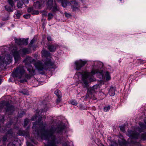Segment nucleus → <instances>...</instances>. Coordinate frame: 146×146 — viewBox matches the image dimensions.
Returning <instances> with one entry per match:
<instances>
[{"label":"nucleus","instance_id":"5","mask_svg":"<svg viewBox=\"0 0 146 146\" xmlns=\"http://www.w3.org/2000/svg\"><path fill=\"white\" fill-rule=\"evenodd\" d=\"M29 52L28 49L27 48H23L20 49L19 51H15L13 53V56L16 62H17L20 58V54L22 56H24L23 55L26 54H28Z\"/></svg>","mask_w":146,"mask_h":146},{"label":"nucleus","instance_id":"9","mask_svg":"<svg viewBox=\"0 0 146 146\" xmlns=\"http://www.w3.org/2000/svg\"><path fill=\"white\" fill-rule=\"evenodd\" d=\"M87 62L86 61H82L81 60L76 61L74 63L75 69L78 70H79L85 65Z\"/></svg>","mask_w":146,"mask_h":146},{"label":"nucleus","instance_id":"38","mask_svg":"<svg viewBox=\"0 0 146 146\" xmlns=\"http://www.w3.org/2000/svg\"><path fill=\"white\" fill-rule=\"evenodd\" d=\"M24 4H27L29 3V0H22Z\"/></svg>","mask_w":146,"mask_h":146},{"label":"nucleus","instance_id":"33","mask_svg":"<svg viewBox=\"0 0 146 146\" xmlns=\"http://www.w3.org/2000/svg\"><path fill=\"white\" fill-rule=\"evenodd\" d=\"M33 8L32 7L29 8L28 9V12L30 13L32 12L33 10Z\"/></svg>","mask_w":146,"mask_h":146},{"label":"nucleus","instance_id":"54","mask_svg":"<svg viewBox=\"0 0 146 146\" xmlns=\"http://www.w3.org/2000/svg\"><path fill=\"white\" fill-rule=\"evenodd\" d=\"M1 79H0V84H1Z\"/></svg>","mask_w":146,"mask_h":146},{"label":"nucleus","instance_id":"59","mask_svg":"<svg viewBox=\"0 0 146 146\" xmlns=\"http://www.w3.org/2000/svg\"><path fill=\"white\" fill-rule=\"evenodd\" d=\"M35 1V0H34Z\"/></svg>","mask_w":146,"mask_h":146},{"label":"nucleus","instance_id":"29","mask_svg":"<svg viewBox=\"0 0 146 146\" xmlns=\"http://www.w3.org/2000/svg\"><path fill=\"white\" fill-rule=\"evenodd\" d=\"M8 2L10 5L13 7L14 6V4L13 0H8Z\"/></svg>","mask_w":146,"mask_h":146},{"label":"nucleus","instance_id":"19","mask_svg":"<svg viewBox=\"0 0 146 146\" xmlns=\"http://www.w3.org/2000/svg\"><path fill=\"white\" fill-rule=\"evenodd\" d=\"M15 41L16 43L18 45H22L23 43H22V39H15Z\"/></svg>","mask_w":146,"mask_h":146},{"label":"nucleus","instance_id":"45","mask_svg":"<svg viewBox=\"0 0 146 146\" xmlns=\"http://www.w3.org/2000/svg\"><path fill=\"white\" fill-rule=\"evenodd\" d=\"M7 139V137H6V136H4V137H3V140L4 141H5Z\"/></svg>","mask_w":146,"mask_h":146},{"label":"nucleus","instance_id":"12","mask_svg":"<svg viewBox=\"0 0 146 146\" xmlns=\"http://www.w3.org/2000/svg\"><path fill=\"white\" fill-rule=\"evenodd\" d=\"M17 133L19 135L21 136L28 137L29 135V132L27 130L25 131L22 129H20L18 131Z\"/></svg>","mask_w":146,"mask_h":146},{"label":"nucleus","instance_id":"41","mask_svg":"<svg viewBox=\"0 0 146 146\" xmlns=\"http://www.w3.org/2000/svg\"><path fill=\"white\" fill-rule=\"evenodd\" d=\"M37 116L36 115L33 116V117L31 119V121H33V120H34L35 119H36V118H37Z\"/></svg>","mask_w":146,"mask_h":146},{"label":"nucleus","instance_id":"32","mask_svg":"<svg viewBox=\"0 0 146 146\" xmlns=\"http://www.w3.org/2000/svg\"><path fill=\"white\" fill-rule=\"evenodd\" d=\"M35 40L34 39H33L30 42V43L29 44V45L30 46H32L33 44L35 41Z\"/></svg>","mask_w":146,"mask_h":146},{"label":"nucleus","instance_id":"52","mask_svg":"<svg viewBox=\"0 0 146 146\" xmlns=\"http://www.w3.org/2000/svg\"><path fill=\"white\" fill-rule=\"evenodd\" d=\"M100 74L102 76V77H103V75L102 72H100Z\"/></svg>","mask_w":146,"mask_h":146},{"label":"nucleus","instance_id":"31","mask_svg":"<svg viewBox=\"0 0 146 146\" xmlns=\"http://www.w3.org/2000/svg\"><path fill=\"white\" fill-rule=\"evenodd\" d=\"M71 104L73 105H76L77 103L75 100H73L71 102Z\"/></svg>","mask_w":146,"mask_h":146},{"label":"nucleus","instance_id":"26","mask_svg":"<svg viewBox=\"0 0 146 146\" xmlns=\"http://www.w3.org/2000/svg\"><path fill=\"white\" fill-rule=\"evenodd\" d=\"M45 64L50 66H52L54 64V62H52L51 61V60H49L48 62H47L46 63H45Z\"/></svg>","mask_w":146,"mask_h":146},{"label":"nucleus","instance_id":"24","mask_svg":"<svg viewBox=\"0 0 146 146\" xmlns=\"http://www.w3.org/2000/svg\"><path fill=\"white\" fill-rule=\"evenodd\" d=\"M55 14H54L52 12H50L49 13L48 15V20H50L52 19L54 15Z\"/></svg>","mask_w":146,"mask_h":146},{"label":"nucleus","instance_id":"6","mask_svg":"<svg viewBox=\"0 0 146 146\" xmlns=\"http://www.w3.org/2000/svg\"><path fill=\"white\" fill-rule=\"evenodd\" d=\"M25 73V70L23 67H18L12 74L14 78H21Z\"/></svg>","mask_w":146,"mask_h":146},{"label":"nucleus","instance_id":"39","mask_svg":"<svg viewBox=\"0 0 146 146\" xmlns=\"http://www.w3.org/2000/svg\"><path fill=\"white\" fill-rule=\"evenodd\" d=\"M64 14L66 17H70V15L68 13H65Z\"/></svg>","mask_w":146,"mask_h":146},{"label":"nucleus","instance_id":"34","mask_svg":"<svg viewBox=\"0 0 146 146\" xmlns=\"http://www.w3.org/2000/svg\"><path fill=\"white\" fill-rule=\"evenodd\" d=\"M121 131L123 132H124L125 131V129L124 128V127L123 126H120L119 127Z\"/></svg>","mask_w":146,"mask_h":146},{"label":"nucleus","instance_id":"16","mask_svg":"<svg viewBox=\"0 0 146 146\" xmlns=\"http://www.w3.org/2000/svg\"><path fill=\"white\" fill-rule=\"evenodd\" d=\"M115 89L114 88L111 87L109 91V94L111 96H113L115 94Z\"/></svg>","mask_w":146,"mask_h":146},{"label":"nucleus","instance_id":"49","mask_svg":"<svg viewBox=\"0 0 146 146\" xmlns=\"http://www.w3.org/2000/svg\"><path fill=\"white\" fill-rule=\"evenodd\" d=\"M73 3H74L75 5H77V3L76 2L74 1L72 2Z\"/></svg>","mask_w":146,"mask_h":146},{"label":"nucleus","instance_id":"37","mask_svg":"<svg viewBox=\"0 0 146 146\" xmlns=\"http://www.w3.org/2000/svg\"><path fill=\"white\" fill-rule=\"evenodd\" d=\"M15 15L16 17L18 18H19L20 17L21 15V14L18 12H17V13L15 14Z\"/></svg>","mask_w":146,"mask_h":146},{"label":"nucleus","instance_id":"20","mask_svg":"<svg viewBox=\"0 0 146 146\" xmlns=\"http://www.w3.org/2000/svg\"><path fill=\"white\" fill-rule=\"evenodd\" d=\"M105 76L106 77V80H109L111 79V77L110 75V73L108 72H106L105 74Z\"/></svg>","mask_w":146,"mask_h":146},{"label":"nucleus","instance_id":"48","mask_svg":"<svg viewBox=\"0 0 146 146\" xmlns=\"http://www.w3.org/2000/svg\"><path fill=\"white\" fill-rule=\"evenodd\" d=\"M27 146H33V145L30 143L28 142L27 143Z\"/></svg>","mask_w":146,"mask_h":146},{"label":"nucleus","instance_id":"17","mask_svg":"<svg viewBox=\"0 0 146 146\" xmlns=\"http://www.w3.org/2000/svg\"><path fill=\"white\" fill-rule=\"evenodd\" d=\"M42 56L45 57H48L50 55V53L48 51L42 50Z\"/></svg>","mask_w":146,"mask_h":146},{"label":"nucleus","instance_id":"58","mask_svg":"<svg viewBox=\"0 0 146 146\" xmlns=\"http://www.w3.org/2000/svg\"><path fill=\"white\" fill-rule=\"evenodd\" d=\"M46 0H45V1H43V3H44V1H46Z\"/></svg>","mask_w":146,"mask_h":146},{"label":"nucleus","instance_id":"47","mask_svg":"<svg viewBox=\"0 0 146 146\" xmlns=\"http://www.w3.org/2000/svg\"><path fill=\"white\" fill-rule=\"evenodd\" d=\"M14 145L12 142L10 143L7 146H14Z\"/></svg>","mask_w":146,"mask_h":146},{"label":"nucleus","instance_id":"15","mask_svg":"<svg viewBox=\"0 0 146 146\" xmlns=\"http://www.w3.org/2000/svg\"><path fill=\"white\" fill-rule=\"evenodd\" d=\"M42 4H40L39 2L37 1L34 3V7L36 9H40L42 6Z\"/></svg>","mask_w":146,"mask_h":146},{"label":"nucleus","instance_id":"43","mask_svg":"<svg viewBox=\"0 0 146 146\" xmlns=\"http://www.w3.org/2000/svg\"><path fill=\"white\" fill-rule=\"evenodd\" d=\"M61 2L62 3V6L63 7H65L66 6V5L65 3H63V1L62 0V1H61Z\"/></svg>","mask_w":146,"mask_h":146},{"label":"nucleus","instance_id":"21","mask_svg":"<svg viewBox=\"0 0 146 146\" xmlns=\"http://www.w3.org/2000/svg\"><path fill=\"white\" fill-rule=\"evenodd\" d=\"M23 3L22 0H19L17 2V6L18 8H20L23 5Z\"/></svg>","mask_w":146,"mask_h":146},{"label":"nucleus","instance_id":"55","mask_svg":"<svg viewBox=\"0 0 146 146\" xmlns=\"http://www.w3.org/2000/svg\"><path fill=\"white\" fill-rule=\"evenodd\" d=\"M32 142H33V143H34V141H33V140H32Z\"/></svg>","mask_w":146,"mask_h":146},{"label":"nucleus","instance_id":"18","mask_svg":"<svg viewBox=\"0 0 146 146\" xmlns=\"http://www.w3.org/2000/svg\"><path fill=\"white\" fill-rule=\"evenodd\" d=\"M54 93L56 95L58 98H61L62 94L60 90H56L54 92Z\"/></svg>","mask_w":146,"mask_h":146},{"label":"nucleus","instance_id":"50","mask_svg":"<svg viewBox=\"0 0 146 146\" xmlns=\"http://www.w3.org/2000/svg\"><path fill=\"white\" fill-rule=\"evenodd\" d=\"M72 8L73 10H75L76 9H77V8L76 7H73Z\"/></svg>","mask_w":146,"mask_h":146},{"label":"nucleus","instance_id":"22","mask_svg":"<svg viewBox=\"0 0 146 146\" xmlns=\"http://www.w3.org/2000/svg\"><path fill=\"white\" fill-rule=\"evenodd\" d=\"M5 9L8 12H11L13 11V8H11L8 6H5Z\"/></svg>","mask_w":146,"mask_h":146},{"label":"nucleus","instance_id":"42","mask_svg":"<svg viewBox=\"0 0 146 146\" xmlns=\"http://www.w3.org/2000/svg\"><path fill=\"white\" fill-rule=\"evenodd\" d=\"M47 40L48 41H51L52 40L51 37L50 36H48L47 37Z\"/></svg>","mask_w":146,"mask_h":146},{"label":"nucleus","instance_id":"8","mask_svg":"<svg viewBox=\"0 0 146 146\" xmlns=\"http://www.w3.org/2000/svg\"><path fill=\"white\" fill-rule=\"evenodd\" d=\"M35 60L29 56L26 57L25 59L24 60L23 62L25 63V66L27 68L28 71L32 70L33 68V66L31 64L32 62L34 61Z\"/></svg>","mask_w":146,"mask_h":146},{"label":"nucleus","instance_id":"36","mask_svg":"<svg viewBox=\"0 0 146 146\" xmlns=\"http://www.w3.org/2000/svg\"><path fill=\"white\" fill-rule=\"evenodd\" d=\"M23 17L24 18H25L26 19H27L30 18V15L29 14L24 15H23Z\"/></svg>","mask_w":146,"mask_h":146},{"label":"nucleus","instance_id":"30","mask_svg":"<svg viewBox=\"0 0 146 146\" xmlns=\"http://www.w3.org/2000/svg\"><path fill=\"white\" fill-rule=\"evenodd\" d=\"M29 121V120L27 118L25 119L24 121V126H26L27 125Z\"/></svg>","mask_w":146,"mask_h":146},{"label":"nucleus","instance_id":"28","mask_svg":"<svg viewBox=\"0 0 146 146\" xmlns=\"http://www.w3.org/2000/svg\"><path fill=\"white\" fill-rule=\"evenodd\" d=\"M110 109V106H107L105 107L104 108V110L105 112H107Z\"/></svg>","mask_w":146,"mask_h":146},{"label":"nucleus","instance_id":"2","mask_svg":"<svg viewBox=\"0 0 146 146\" xmlns=\"http://www.w3.org/2000/svg\"><path fill=\"white\" fill-rule=\"evenodd\" d=\"M3 108L5 109L6 114H11L15 110V108L10 105L9 101H3L0 104V112Z\"/></svg>","mask_w":146,"mask_h":146},{"label":"nucleus","instance_id":"56","mask_svg":"<svg viewBox=\"0 0 146 146\" xmlns=\"http://www.w3.org/2000/svg\"><path fill=\"white\" fill-rule=\"evenodd\" d=\"M98 63V62H95V63H94V66H95V63Z\"/></svg>","mask_w":146,"mask_h":146},{"label":"nucleus","instance_id":"53","mask_svg":"<svg viewBox=\"0 0 146 146\" xmlns=\"http://www.w3.org/2000/svg\"><path fill=\"white\" fill-rule=\"evenodd\" d=\"M58 2H61L62 1V0H57Z\"/></svg>","mask_w":146,"mask_h":146},{"label":"nucleus","instance_id":"27","mask_svg":"<svg viewBox=\"0 0 146 146\" xmlns=\"http://www.w3.org/2000/svg\"><path fill=\"white\" fill-rule=\"evenodd\" d=\"M79 108L81 110H83L86 109V107L83 105L80 104L78 106Z\"/></svg>","mask_w":146,"mask_h":146},{"label":"nucleus","instance_id":"46","mask_svg":"<svg viewBox=\"0 0 146 146\" xmlns=\"http://www.w3.org/2000/svg\"><path fill=\"white\" fill-rule=\"evenodd\" d=\"M142 137L143 139H146V134L145 135H142Z\"/></svg>","mask_w":146,"mask_h":146},{"label":"nucleus","instance_id":"40","mask_svg":"<svg viewBox=\"0 0 146 146\" xmlns=\"http://www.w3.org/2000/svg\"><path fill=\"white\" fill-rule=\"evenodd\" d=\"M61 98H58L57 99L56 101V102L57 104H58L59 103H60V102L61 101Z\"/></svg>","mask_w":146,"mask_h":146},{"label":"nucleus","instance_id":"7","mask_svg":"<svg viewBox=\"0 0 146 146\" xmlns=\"http://www.w3.org/2000/svg\"><path fill=\"white\" fill-rule=\"evenodd\" d=\"M11 60L12 57L10 54L5 55L4 57L0 56V66L11 62Z\"/></svg>","mask_w":146,"mask_h":146},{"label":"nucleus","instance_id":"13","mask_svg":"<svg viewBox=\"0 0 146 146\" xmlns=\"http://www.w3.org/2000/svg\"><path fill=\"white\" fill-rule=\"evenodd\" d=\"M58 47V45L56 44L50 45L48 46V49L50 52H54Z\"/></svg>","mask_w":146,"mask_h":146},{"label":"nucleus","instance_id":"1","mask_svg":"<svg viewBox=\"0 0 146 146\" xmlns=\"http://www.w3.org/2000/svg\"><path fill=\"white\" fill-rule=\"evenodd\" d=\"M41 118L38 119V122H36L33 123L32 127L33 131H35L34 133L37 134L38 136L41 135L42 139L48 140L46 146H57L56 143H61V139L60 141L58 142L56 141L55 134L56 133L61 134L64 129L63 126H59L56 128L54 126H52L48 130H45V127L43 125H40V121ZM68 142H66L63 143L62 146H68Z\"/></svg>","mask_w":146,"mask_h":146},{"label":"nucleus","instance_id":"3","mask_svg":"<svg viewBox=\"0 0 146 146\" xmlns=\"http://www.w3.org/2000/svg\"><path fill=\"white\" fill-rule=\"evenodd\" d=\"M98 72V70L93 69L91 72L86 71L83 73H80L82 75L81 83L87 85L88 83V79H90L93 75Z\"/></svg>","mask_w":146,"mask_h":146},{"label":"nucleus","instance_id":"11","mask_svg":"<svg viewBox=\"0 0 146 146\" xmlns=\"http://www.w3.org/2000/svg\"><path fill=\"white\" fill-rule=\"evenodd\" d=\"M34 66L38 70H42L44 68V64L40 61L35 62L34 64Z\"/></svg>","mask_w":146,"mask_h":146},{"label":"nucleus","instance_id":"25","mask_svg":"<svg viewBox=\"0 0 146 146\" xmlns=\"http://www.w3.org/2000/svg\"><path fill=\"white\" fill-rule=\"evenodd\" d=\"M28 38H27V39H22V43H23V45H27L28 44Z\"/></svg>","mask_w":146,"mask_h":146},{"label":"nucleus","instance_id":"44","mask_svg":"<svg viewBox=\"0 0 146 146\" xmlns=\"http://www.w3.org/2000/svg\"><path fill=\"white\" fill-rule=\"evenodd\" d=\"M27 81V80L25 79H24L23 80H21L20 81V82L21 83H23L25 82H26Z\"/></svg>","mask_w":146,"mask_h":146},{"label":"nucleus","instance_id":"23","mask_svg":"<svg viewBox=\"0 0 146 146\" xmlns=\"http://www.w3.org/2000/svg\"><path fill=\"white\" fill-rule=\"evenodd\" d=\"M131 135L133 138L135 139H137L139 136V134L135 132L132 133Z\"/></svg>","mask_w":146,"mask_h":146},{"label":"nucleus","instance_id":"51","mask_svg":"<svg viewBox=\"0 0 146 146\" xmlns=\"http://www.w3.org/2000/svg\"><path fill=\"white\" fill-rule=\"evenodd\" d=\"M47 110H42V111H46Z\"/></svg>","mask_w":146,"mask_h":146},{"label":"nucleus","instance_id":"4","mask_svg":"<svg viewBox=\"0 0 146 146\" xmlns=\"http://www.w3.org/2000/svg\"><path fill=\"white\" fill-rule=\"evenodd\" d=\"M53 0H48L46 4L47 8V9L51 10V11L54 14H55V13L60 11V8L57 5L56 3L54 1V5L53 6Z\"/></svg>","mask_w":146,"mask_h":146},{"label":"nucleus","instance_id":"10","mask_svg":"<svg viewBox=\"0 0 146 146\" xmlns=\"http://www.w3.org/2000/svg\"><path fill=\"white\" fill-rule=\"evenodd\" d=\"M144 122L146 125V119L145 120ZM139 125L140 126V127L137 129H136L137 131L140 133L145 131H146V125H145L141 123H139Z\"/></svg>","mask_w":146,"mask_h":146},{"label":"nucleus","instance_id":"14","mask_svg":"<svg viewBox=\"0 0 146 146\" xmlns=\"http://www.w3.org/2000/svg\"><path fill=\"white\" fill-rule=\"evenodd\" d=\"M28 71L29 72L30 74H25V77L28 79H29L32 76H33L35 74V70L33 69V68L32 70H30L29 71Z\"/></svg>","mask_w":146,"mask_h":146},{"label":"nucleus","instance_id":"57","mask_svg":"<svg viewBox=\"0 0 146 146\" xmlns=\"http://www.w3.org/2000/svg\"><path fill=\"white\" fill-rule=\"evenodd\" d=\"M2 24H0V27H1V26H2Z\"/></svg>","mask_w":146,"mask_h":146},{"label":"nucleus","instance_id":"35","mask_svg":"<svg viewBox=\"0 0 146 146\" xmlns=\"http://www.w3.org/2000/svg\"><path fill=\"white\" fill-rule=\"evenodd\" d=\"M38 13V11H33L32 13V14L33 15H37Z\"/></svg>","mask_w":146,"mask_h":146}]
</instances>
